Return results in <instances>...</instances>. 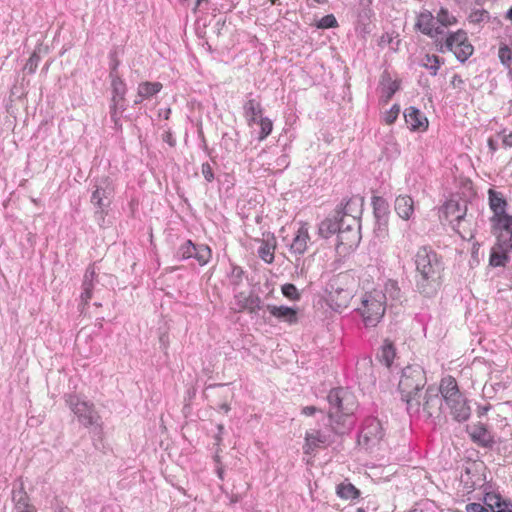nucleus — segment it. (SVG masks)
I'll list each match as a JSON object with an SVG mask.
<instances>
[{
	"label": "nucleus",
	"instance_id": "7",
	"mask_svg": "<svg viewBox=\"0 0 512 512\" xmlns=\"http://www.w3.org/2000/svg\"><path fill=\"white\" fill-rule=\"evenodd\" d=\"M112 195L113 187L109 178L98 180L91 196V203L98 208L95 212V217L98 221L104 220V211L109 207Z\"/></svg>",
	"mask_w": 512,
	"mask_h": 512
},
{
	"label": "nucleus",
	"instance_id": "47",
	"mask_svg": "<svg viewBox=\"0 0 512 512\" xmlns=\"http://www.w3.org/2000/svg\"><path fill=\"white\" fill-rule=\"evenodd\" d=\"M400 113V106L397 104H394L389 111L385 113L384 121L386 124L391 125L393 124L398 115Z\"/></svg>",
	"mask_w": 512,
	"mask_h": 512
},
{
	"label": "nucleus",
	"instance_id": "45",
	"mask_svg": "<svg viewBox=\"0 0 512 512\" xmlns=\"http://www.w3.org/2000/svg\"><path fill=\"white\" fill-rule=\"evenodd\" d=\"M281 291L282 294L290 300L297 301L300 299V293L294 284H284L281 288Z\"/></svg>",
	"mask_w": 512,
	"mask_h": 512
},
{
	"label": "nucleus",
	"instance_id": "31",
	"mask_svg": "<svg viewBox=\"0 0 512 512\" xmlns=\"http://www.w3.org/2000/svg\"><path fill=\"white\" fill-rule=\"evenodd\" d=\"M162 89L160 82H142L138 86V97L140 99H149Z\"/></svg>",
	"mask_w": 512,
	"mask_h": 512
},
{
	"label": "nucleus",
	"instance_id": "36",
	"mask_svg": "<svg viewBox=\"0 0 512 512\" xmlns=\"http://www.w3.org/2000/svg\"><path fill=\"white\" fill-rule=\"evenodd\" d=\"M498 57L501 64H503L505 67H512V49L508 45L504 43L500 45L498 50Z\"/></svg>",
	"mask_w": 512,
	"mask_h": 512
},
{
	"label": "nucleus",
	"instance_id": "23",
	"mask_svg": "<svg viewBox=\"0 0 512 512\" xmlns=\"http://www.w3.org/2000/svg\"><path fill=\"white\" fill-rule=\"evenodd\" d=\"M12 500L15 504L16 512H36L35 507L29 502V496L22 482H20L19 489L13 491Z\"/></svg>",
	"mask_w": 512,
	"mask_h": 512
},
{
	"label": "nucleus",
	"instance_id": "62",
	"mask_svg": "<svg viewBox=\"0 0 512 512\" xmlns=\"http://www.w3.org/2000/svg\"><path fill=\"white\" fill-rule=\"evenodd\" d=\"M163 140L165 142H167L170 146H174L175 145V141L174 139L172 138V135L171 133L167 132L164 137H163Z\"/></svg>",
	"mask_w": 512,
	"mask_h": 512
},
{
	"label": "nucleus",
	"instance_id": "8",
	"mask_svg": "<svg viewBox=\"0 0 512 512\" xmlns=\"http://www.w3.org/2000/svg\"><path fill=\"white\" fill-rule=\"evenodd\" d=\"M445 48L454 53L460 62H465L473 53V46L467 41L466 33L459 30L450 34L445 41Z\"/></svg>",
	"mask_w": 512,
	"mask_h": 512
},
{
	"label": "nucleus",
	"instance_id": "50",
	"mask_svg": "<svg viewBox=\"0 0 512 512\" xmlns=\"http://www.w3.org/2000/svg\"><path fill=\"white\" fill-rule=\"evenodd\" d=\"M437 20L443 26H448L455 22V18L450 16L447 10L441 9V11L437 15Z\"/></svg>",
	"mask_w": 512,
	"mask_h": 512
},
{
	"label": "nucleus",
	"instance_id": "49",
	"mask_svg": "<svg viewBox=\"0 0 512 512\" xmlns=\"http://www.w3.org/2000/svg\"><path fill=\"white\" fill-rule=\"evenodd\" d=\"M40 61V56L37 53H33L27 63L25 64L24 69L28 71V73L32 74L36 71L38 63Z\"/></svg>",
	"mask_w": 512,
	"mask_h": 512
},
{
	"label": "nucleus",
	"instance_id": "16",
	"mask_svg": "<svg viewBox=\"0 0 512 512\" xmlns=\"http://www.w3.org/2000/svg\"><path fill=\"white\" fill-rule=\"evenodd\" d=\"M446 406L450 409L453 419L457 422H464L468 420L471 415L470 406L467 404L463 395L460 396L459 399L456 398L451 402L446 403Z\"/></svg>",
	"mask_w": 512,
	"mask_h": 512
},
{
	"label": "nucleus",
	"instance_id": "64",
	"mask_svg": "<svg viewBox=\"0 0 512 512\" xmlns=\"http://www.w3.org/2000/svg\"><path fill=\"white\" fill-rule=\"evenodd\" d=\"M55 512H71L68 507L65 506H57Z\"/></svg>",
	"mask_w": 512,
	"mask_h": 512
},
{
	"label": "nucleus",
	"instance_id": "53",
	"mask_svg": "<svg viewBox=\"0 0 512 512\" xmlns=\"http://www.w3.org/2000/svg\"><path fill=\"white\" fill-rule=\"evenodd\" d=\"M466 512H491V510L480 503L473 502L466 505Z\"/></svg>",
	"mask_w": 512,
	"mask_h": 512
},
{
	"label": "nucleus",
	"instance_id": "52",
	"mask_svg": "<svg viewBox=\"0 0 512 512\" xmlns=\"http://www.w3.org/2000/svg\"><path fill=\"white\" fill-rule=\"evenodd\" d=\"M507 228H495L492 230L494 235L501 236L502 232L505 231L510 235L508 246L512 250V221L508 222Z\"/></svg>",
	"mask_w": 512,
	"mask_h": 512
},
{
	"label": "nucleus",
	"instance_id": "37",
	"mask_svg": "<svg viewBox=\"0 0 512 512\" xmlns=\"http://www.w3.org/2000/svg\"><path fill=\"white\" fill-rule=\"evenodd\" d=\"M194 258L198 261V263L201 266L207 264L211 258V249L206 245L196 246Z\"/></svg>",
	"mask_w": 512,
	"mask_h": 512
},
{
	"label": "nucleus",
	"instance_id": "34",
	"mask_svg": "<svg viewBox=\"0 0 512 512\" xmlns=\"http://www.w3.org/2000/svg\"><path fill=\"white\" fill-rule=\"evenodd\" d=\"M275 244L269 241H262L259 249L258 256L266 263L270 264L274 261Z\"/></svg>",
	"mask_w": 512,
	"mask_h": 512
},
{
	"label": "nucleus",
	"instance_id": "60",
	"mask_svg": "<svg viewBox=\"0 0 512 512\" xmlns=\"http://www.w3.org/2000/svg\"><path fill=\"white\" fill-rule=\"evenodd\" d=\"M249 127H253L255 124H259V116H244Z\"/></svg>",
	"mask_w": 512,
	"mask_h": 512
},
{
	"label": "nucleus",
	"instance_id": "51",
	"mask_svg": "<svg viewBox=\"0 0 512 512\" xmlns=\"http://www.w3.org/2000/svg\"><path fill=\"white\" fill-rule=\"evenodd\" d=\"M201 172H202L203 177L208 182H212L214 180L213 169L208 162L202 164Z\"/></svg>",
	"mask_w": 512,
	"mask_h": 512
},
{
	"label": "nucleus",
	"instance_id": "20",
	"mask_svg": "<svg viewBox=\"0 0 512 512\" xmlns=\"http://www.w3.org/2000/svg\"><path fill=\"white\" fill-rule=\"evenodd\" d=\"M467 212V202L465 200H449L444 206V213L446 217H451L452 221H457V225L465 218Z\"/></svg>",
	"mask_w": 512,
	"mask_h": 512
},
{
	"label": "nucleus",
	"instance_id": "54",
	"mask_svg": "<svg viewBox=\"0 0 512 512\" xmlns=\"http://www.w3.org/2000/svg\"><path fill=\"white\" fill-rule=\"evenodd\" d=\"M399 89V84L398 82L396 81H390L386 90H385V93H386V98L387 99H390L395 93L396 91Z\"/></svg>",
	"mask_w": 512,
	"mask_h": 512
},
{
	"label": "nucleus",
	"instance_id": "26",
	"mask_svg": "<svg viewBox=\"0 0 512 512\" xmlns=\"http://www.w3.org/2000/svg\"><path fill=\"white\" fill-rule=\"evenodd\" d=\"M395 211L404 220L410 219L414 212V201L408 195H400L395 200Z\"/></svg>",
	"mask_w": 512,
	"mask_h": 512
},
{
	"label": "nucleus",
	"instance_id": "55",
	"mask_svg": "<svg viewBox=\"0 0 512 512\" xmlns=\"http://www.w3.org/2000/svg\"><path fill=\"white\" fill-rule=\"evenodd\" d=\"M471 471L469 468H466L465 469V475H462L461 476V481L465 484V486L467 488H475V486L477 485V482L476 481H470L468 478L469 475H470Z\"/></svg>",
	"mask_w": 512,
	"mask_h": 512
},
{
	"label": "nucleus",
	"instance_id": "44",
	"mask_svg": "<svg viewBox=\"0 0 512 512\" xmlns=\"http://www.w3.org/2000/svg\"><path fill=\"white\" fill-rule=\"evenodd\" d=\"M484 500L485 503L490 507L489 510H491V512L494 511V508L500 510L501 504L503 502L501 496L495 493H487L484 497Z\"/></svg>",
	"mask_w": 512,
	"mask_h": 512
},
{
	"label": "nucleus",
	"instance_id": "35",
	"mask_svg": "<svg viewBox=\"0 0 512 512\" xmlns=\"http://www.w3.org/2000/svg\"><path fill=\"white\" fill-rule=\"evenodd\" d=\"M195 250H196V245H194L191 240H187L177 250L176 258L178 260H186L189 258H194Z\"/></svg>",
	"mask_w": 512,
	"mask_h": 512
},
{
	"label": "nucleus",
	"instance_id": "3",
	"mask_svg": "<svg viewBox=\"0 0 512 512\" xmlns=\"http://www.w3.org/2000/svg\"><path fill=\"white\" fill-rule=\"evenodd\" d=\"M426 383V373L420 365H408L402 369L398 390L402 401L406 403V410L410 415L420 412L421 391Z\"/></svg>",
	"mask_w": 512,
	"mask_h": 512
},
{
	"label": "nucleus",
	"instance_id": "10",
	"mask_svg": "<svg viewBox=\"0 0 512 512\" xmlns=\"http://www.w3.org/2000/svg\"><path fill=\"white\" fill-rule=\"evenodd\" d=\"M373 213L376 219L377 228L375 229L377 236H386L388 231V217L390 214L388 202L380 196L372 198Z\"/></svg>",
	"mask_w": 512,
	"mask_h": 512
},
{
	"label": "nucleus",
	"instance_id": "28",
	"mask_svg": "<svg viewBox=\"0 0 512 512\" xmlns=\"http://www.w3.org/2000/svg\"><path fill=\"white\" fill-rule=\"evenodd\" d=\"M382 293L386 294V302L391 301V306L402 303V292L396 281L388 280Z\"/></svg>",
	"mask_w": 512,
	"mask_h": 512
},
{
	"label": "nucleus",
	"instance_id": "18",
	"mask_svg": "<svg viewBox=\"0 0 512 512\" xmlns=\"http://www.w3.org/2000/svg\"><path fill=\"white\" fill-rule=\"evenodd\" d=\"M112 86V103L115 107H120V112L125 110L124 101L126 94V85L118 74L110 73Z\"/></svg>",
	"mask_w": 512,
	"mask_h": 512
},
{
	"label": "nucleus",
	"instance_id": "38",
	"mask_svg": "<svg viewBox=\"0 0 512 512\" xmlns=\"http://www.w3.org/2000/svg\"><path fill=\"white\" fill-rule=\"evenodd\" d=\"M360 199H349L344 207H338L334 212L345 211L348 209V214H343V218L351 219L353 216H358L359 211L356 209Z\"/></svg>",
	"mask_w": 512,
	"mask_h": 512
},
{
	"label": "nucleus",
	"instance_id": "39",
	"mask_svg": "<svg viewBox=\"0 0 512 512\" xmlns=\"http://www.w3.org/2000/svg\"><path fill=\"white\" fill-rule=\"evenodd\" d=\"M469 22L473 24H480L490 20L489 12L484 9L473 10L469 17Z\"/></svg>",
	"mask_w": 512,
	"mask_h": 512
},
{
	"label": "nucleus",
	"instance_id": "24",
	"mask_svg": "<svg viewBox=\"0 0 512 512\" xmlns=\"http://www.w3.org/2000/svg\"><path fill=\"white\" fill-rule=\"evenodd\" d=\"M238 311L247 310L249 313H257L262 308V301L257 295L245 296L240 293L236 296Z\"/></svg>",
	"mask_w": 512,
	"mask_h": 512
},
{
	"label": "nucleus",
	"instance_id": "15",
	"mask_svg": "<svg viewBox=\"0 0 512 512\" xmlns=\"http://www.w3.org/2000/svg\"><path fill=\"white\" fill-rule=\"evenodd\" d=\"M348 214V209L345 211L334 212L333 215H329L325 218L318 227V234L323 238H329L335 233L338 234L341 229V222H339L340 215Z\"/></svg>",
	"mask_w": 512,
	"mask_h": 512
},
{
	"label": "nucleus",
	"instance_id": "59",
	"mask_svg": "<svg viewBox=\"0 0 512 512\" xmlns=\"http://www.w3.org/2000/svg\"><path fill=\"white\" fill-rule=\"evenodd\" d=\"M496 512H512V502L503 500L500 510H497Z\"/></svg>",
	"mask_w": 512,
	"mask_h": 512
},
{
	"label": "nucleus",
	"instance_id": "27",
	"mask_svg": "<svg viewBox=\"0 0 512 512\" xmlns=\"http://www.w3.org/2000/svg\"><path fill=\"white\" fill-rule=\"evenodd\" d=\"M96 277V272H95V269H94V266H89L87 269H86V272H85V275H84V279H83V283H82V288H83V291L81 293V302L86 305L88 303V301L91 299L92 297V291H93V288H94V279Z\"/></svg>",
	"mask_w": 512,
	"mask_h": 512
},
{
	"label": "nucleus",
	"instance_id": "57",
	"mask_svg": "<svg viewBox=\"0 0 512 512\" xmlns=\"http://www.w3.org/2000/svg\"><path fill=\"white\" fill-rule=\"evenodd\" d=\"M502 139V144L504 147H512V132L505 134L504 132L500 134Z\"/></svg>",
	"mask_w": 512,
	"mask_h": 512
},
{
	"label": "nucleus",
	"instance_id": "9",
	"mask_svg": "<svg viewBox=\"0 0 512 512\" xmlns=\"http://www.w3.org/2000/svg\"><path fill=\"white\" fill-rule=\"evenodd\" d=\"M424 401L421 403L423 412L428 418L439 419L443 413V399L439 395L437 387L428 386L424 395Z\"/></svg>",
	"mask_w": 512,
	"mask_h": 512
},
{
	"label": "nucleus",
	"instance_id": "11",
	"mask_svg": "<svg viewBox=\"0 0 512 512\" xmlns=\"http://www.w3.org/2000/svg\"><path fill=\"white\" fill-rule=\"evenodd\" d=\"M384 436L381 422L376 418L368 419L359 436V443L367 447L378 444Z\"/></svg>",
	"mask_w": 512,
	"mask_h": 512
},
{
	"label": "nucleus",
	"instance_id": "19",
	"mask_svg": "<svg viewBox=\"0 0 512 512\" xmlns=\"http://www.w3.org/2000/svg\"><path fill=\"white\" fill-rule=\"evenodd\" d=\"M404 118L411 130H425L428 127L427 118L413 106L405 109Z\"/></svg>",
	"mask_w": 512,
	"mask_h": 512
},
{
	"label": "nucleus",
	"instance_id": "21",
	"mask_svg": "<svg viewBox=\"0 0 512 512\" xmlns=\"http://www.w3.org/2000/svg\"><path fill=\"white\" fill-rule=\"evenodd\" d=\"M434 17L431 12L423 11L417 17L415 27L420 30L423 34L433 37L435 34H442L443 31L440 28L433 29Z\"/></svg>",
	"mask_w": 512,
	"mask_h": 512
},
{
	"label": "nucleus",
	"instance_id": "48",
	"mask_svg": "<svg viewBox=\"0 0 512 512\" xmlns=\"http://www.w3.org/2000/svg\"><path fill=\"white\" fill-rule=\"evenodd\" d=\"M243 270L238 266H233L229 278L232 285L237 286L242 282Z\"/></svg>",
	"mask_w": 512,
	"mask_h": 512
},
{
	"label": "nucleus",
	"instance_id": "14",
	"mask_svg": "<svg viewBox=\"0 0 512 512\" xmlns=\"http://www.w3.org/2000/svg\"><path fill=\"white\" fill-rule=\"evenodd\" d=\"M471 440L477 445L491 449L494 445V438L488 431L486 425L477 423L468 428Z\"/></svg>",
	"mask_w": 512,
	"mask_h": 512
},
{
	"label": "nucleus",
	"instance_id": "5",
	"mask_svg": "<svg viewBox=\"0 0 512 512\" xmlns=\"http://www.w3.org/2000/svg\"><path fill=\"white\" fill-rule=\"evenodd\" d=\"M488 204L493 213L490 218L492 230L495 228H507L508 222L512 221V215L507 213L508 203L503 193L489 189Z\"/></svg>",
	"mask_w": 512,
	"mask_h": 512
},
{
	"label": "nucleus",
	"instance_id": "56",
	"mask_svg": "<svg viewBox=\"0 0 512 512\" xmlns=\"http://www.w3.org/2000/svg\"><path fill=\"white\" fill-rule=\"evenodd\" d=\"M118 111H120V107H115L114 103H111L110 116H111V120L115 123V125H118V122L120 120V118L118 116Z\"/></svg>",
	"mask_w": 512,
	"mask_h": 512
},
{
	"label": "nucleus",
	"instance_id": "29",
	"mask_svg": "<svg viewBox=\"0 0 512 512\" xmlns=\"http://www.w3.org/2000/svg\"><path fill=\"white\" fill-rule=\"evenodd\" d=\"M395 348L391 342L385 340L377 353V359L386 367H390L395 358Z\"/></svg>",
	"mask_w": 512,
	"mask_h": 512
},
{
	"label": "nucleus",
	"instance_id": "58",
	"mask_svg": "<svg viewBox=\"0 0 512 512\" xmlns=\"http://www.w3.org/2000/svg\"><path fill=\"white\" fill-rule=\"evenodd\" d=\"M450 84L452 85L453 88H462V85L464 84V81H463V79H462V77L460 75L455 74L452 77V80H451Z\"/></svg>",
	"mask_w": 512,
	"mask_h": 512
},
{
	"label": "nucleus",
	"instance_id": "63",
	"mask_svg": "<svg viewBox=\"0 0 512 512\" xmlns=\"http://www.w3.org/2000/svg\"><path fill=\"white\" fill-rule=\"evenodd\" d=\"M488 146L492 152H495L497 150V143L492 138L488 139Z\"/></svg>",
	"mask_w": 512,
	"mask_h": 512
},
{
	"label": "nucleus",
	"instance_id": "1",
	"mask_svg": "<svg viewBox=\"0 0 512 512\" xmlns=\"http://www.w3.org/2000/svg\"><path fill=\"white\" fill-rule=\"evenodd\" d=\"M416 268L415 286L417 291L425 297L434 296L442 284L444 263L431 247H420L415 256Z\"/></svg>",
	"mask_w": 512,
	"mask_h": 512
},
{
	"label": "nucleus",
	"instance_id": "13",
	"mask_svg": "<svg viewBox=\"0 0 512 512\" xmlns=\"http://www.w3.org/2000/svg\"><path fill=\"white\" fill-rule=\"evenodd\" d=\"M332 434L335 433L332 431L331 427L324 431L319 429H311L310 431H307L305 436V447L307 450L305 452L309 453L310 450H314L321 445H330L334 442Z\"/></svg>",
	"mask_w": 512,
	"mask_h": 512
},
{
	"label": "nucleus",
	"instance_id": "6",
	"mask_svg": "<svg viewBox=\"0 0 512 512\" xmlns=\"http://www.w3.org/2000/svg\"><path fill=\"white\" fill-rule=\"evenodd\" d=\"M66 403L78 417L79 422H81L85 427L99 425L98 421L100 417L95 411L92 403L83 401L76 395H68L66 397Z\"/></svg>",
	"mask_w": 512,
	"mask_h": 512
},
{
	"label": "nucleus",
	"instance_id": "46",
	"mask_svg": "<svg viewBox=\"0 0 512 512\" xmlns=\"http://www.w3.org/2000/svg\"><path fill=\"white\" fill-rule=\"evenodd\" d=\"M337 26L338 22L333 14L323 16L317 23V27L321 29L335 28Z\"/></svg>",
	"mask_w": 512,
	"mask_h": 512
},
{
	"label": "nucleus",
	"instance_id": "41",
	"mask_svg": "<svg viewBox=\"0 0 512 512\" xmlns=\"http://www.w3.org/2000/svg\"><path fill=\"white\" fill-rule=\"evenodd\" d=\"M509 261V256L507 253H499L496 251H493L490 255L489 263L493 267H501L505 266L506 263Z\"/></svg>",
	"mask_w": 512,
	"mask_h": 512
},
{
	"label": "nucleus",
	"instance_id": "30",
	"mask_svg": "<svg viewBox=\"0 0 512 512\" xmlns=\"http://www.w3.org/2000/svg\"><path fill=\"white\" fill-rule=\"evenodd\" d=\"M336 494L345 500H353L360 496V491L350 482H342L336 487Z\"/></svg>",
	"mask_w": 512,
	"mask_h": 512
},
{
	"label": "nucleus",
	"instance_id": "4",
	"mask_svg": "<svg viewBox=\"0 0 512 512\" xmlns=\"http://www.w3.org/2000/svg\"><path fill=\"white\" fill-rule=\"evenodd\" d=\"M357 311L361 315L365 327L377 326L386 311V294L377 289L366 292L361 298V305Z\"/></svg>",
	"mask_w": 512,
	"mask_h": 512
},
{
	"label": "nucleus",
	"instance_id": "42",
	"mask_svg": "<svg viewBox=\"0 0 512 512\" xmlns=\"http://www.w3.org/2000/svg\"><path fill=\"white\" fill-rule=\"evenodd\" d=\"M426 62L423 63V66L431 71V74L435 76L440 67V58L436 55H426Z\"/></svg>",
	"mask_w": 512,
	"mask_h": 512
},
{
	"label": "nucleus",
	"instance_id": "61",
	"mask_svg": "<svg viewBox=\"0 0 512 512\" xmlns=\"http://www.w3.org/2000/svg\"><path fill=\"white\" fill-rule=\"evenodd\" d=\"M317 408L315 406H306L303 408L302 413L311 416L316 412Z\"/></svg>",
	"mask_w": 512,
	"mask_h": 512
},
{
	"label": "nucleus",
	"instance_id": "12",
	"mask_svg": "<svg viewBox=\"0 0 512 512\" xmlns=\"http://www.w3.org/2000/svg\"><path fill=\"white\" fill-rule=\"evenodd\" d=\"M328 287L331 306L335 310H341L343 308H346L350 300L352 299V291L342 287L339 284V280H335L329 283Z\"/></svg>",
	"mask_w": 512,
	"mask_h": 512
},
{
	"label": "nucleus",
	"instance_id": "2",
	"mask_svg": "<svg viewBox=\"0 0 512 512\" xmlns=\"http://www.w3.org/2000/svg\"><path fill=\"white\" fill-rule=\"evenodd\" d=\"M329 426L335 435H344L353 427L352 416L358 407L355 395L345 388H334L327 395Z\"/></svg>",
	"mask_w": 512,
	"mask_h": 512
},
{
	"label": "nucleus",
	"instance_id": "22",
	"mask_svg": "<svg viewBox=\"0 0 512 512\" xmlns=\"http://www.w3.org/2000/svg\"><path fill=\"white\" fill-rule=\"evenodd\" d=\"M310 240L308 227L306 224H302L297 230L296 235L290 245V250L298 255L305 253L308 247V241Z\"/></svg>",
	"mask_w": 512,
	"mask_h": 512
},
{
	"label": "nucleus",
	"instance_id": "32",
	"mask_svg": "<svg viewBox=\"0 0 512 512\" xmlns=\"http://www.w3.org/2000/svg\"><path fill=\"white\" fill-rule=\"evenodd\" d=\"M359 235L358 232H352L347 233L345 230H339L337 234V248H339L341 245H345L348 247L354 246L359 241Z\"/></svg>",
	"mask_w": 512,
	"mask_h": 512
},
{
	"label": "nucleus",
	"instance_id": "17",
	"mask_svg": "<svg viewBox=\"0 0 512 512\" xmlns=\"http://www.w3.org/2000/svg\"><path fill=\"white\" fill-rule=\"evenodd\" d=\"M437 389L439 390V395L442 396L445 404L456 398L459 399V397L462 396L456 380L451 376L443 378Z\"/></svg>",
	"mask_w": 512,
	"mask_h": 512
},
{
	"label": "nucleus",
	"instance_id": "25",
	"mask_svg": "<svg viewBox=\"0 0 512 512\" xmlns=\"http://www.w3.org/2000/svg\"><path fill=\"white\" fill-rule=\"evenodd\" d=\"M271 315L289 324L297 322V310L287 306L267 305Z\"/></svg>",
	"mask_w": 512,
	"mask_h": 512
},
{
	"label": "nucleus",
	"instance_id": "40",
	"mask_svg": "<svg viewBox=\"0 0 512 512\" xmlns=\"http://www.w3.org/2000/svg\"><path fill=\"white\" fill-rule=\"evenodd\" d=\"M259 125H260V133L258 136V139L260 141L264 140L273 129V123L268 117H261L259 119Z\"/></svg>",
	"mask_w": 512,
	"mask_h": 512
},
{
	"label": "nucleus",
	"instance_id": "43",
	"mask_svg": "<svg viewBox=\"0 0 512 512\" xmlns=\"http://www.w3.org/2000/svg\"><path fill=\"white\" fill-rule=\"evenodd\" d=\"M339 222H341V230H345L347 233L356 232L355 227L358 226V216H353L351 219H344L341 214Z\"/></svg>",
	"mask_w": 512,
	"mask_h": 512
},
{
	"label": "nucleus",
	"instance_id": "33",
	"mask_svg": "<svg viewBox=\"0 0 512 512\" xmlns=\"http://www.w3.org/2000/svg\"><path fill=\"white\" fill-rule=\"evenodd\" d=\"M263 108L261 103L256 99H248L243 105V115L244 116H259V119L262 117Z\"/></svg>",
	"mask_w": 512,
	"mask_h": 512
}]
</instances>
